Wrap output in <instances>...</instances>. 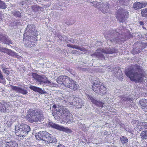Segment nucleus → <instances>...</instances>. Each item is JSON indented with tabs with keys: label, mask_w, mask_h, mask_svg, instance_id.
Returning a JSON list of instances; mask_svg holds the SVG:
<instances>
[{
	"label": "nucleus",
	"mask_w": 147,
	"mask_h": 147,
	"mask_svg": "<svg viewBox=\"0 0 147 147\" xmlns=\"http://www.w3.org/2000/svg\"><path fill=\"white\" fill-rule=\"evenodd\" d=\"M125 73L131 80L137 82L142 81L144 78L147 76L143 67L137 64L129 67Z\"/></svg>",
	"instance_id": "obj_1"
},
{
	"label": "nucleus",
	"mask_w": 147,
	"mask_h": 147,
	"mask_svg": "<svg viewBox=\"0 0 147 147\" xmlns=\"http://www.w3.org/2000/svg\"><path fill=\"white\" fill-rule=\"evenodd\" d=\"M128 35L120 29L112 30L105 36L107 43L109 42L115 44L121 43L127 39Z\"/></svg>",
	"instance_id": "obj_2"
},
{
	"label": "nucleus",
	"mask_w": 147,
	"mask_h": 147,
	"mask_svg": "<svg viewBox=\"0 0 147 147\" xmlns=\"http://www.w3.org/2000/svg\"><path fill=\"white\" fill-rule=\"evenodd\" d=\"M37 35V31L35 29L34 26L32 24L28 25L24 34L23 42L25 45L28 47L33 46L34 44H32L31 37L33 36L32 37H34V38L36 39Z\"/></svg>",
	"instance_id": "obj_3"
},
{
	"label": "nucleus",
	"mask_w": 147,
	"mask_h": 147,
	"mask_svg": "<svg viewBox=\"0 0 147 147\" xmlns=\"http://www.w3.org/2000/svg\"><path fill=\"white\" fill-rule=\"evenodd\" d=\"M58 110L56 109L55 111L53 113V115L55 119H59L61 118L62 115L65 116L66 123L70 122L72 119V114L65 107L61 106L58 108Z\"/></svg>",
	"instance_id": "obj_4"
},
{
	"label": "nucleus",
	"mask_w": 147,
	"mask_h": 147,
	"mask_svg": "<svg viewBox=\"0 0 147 147\" xmlns=\"http://www.w3.org/2000/svg\"><path fill=\"white\" fill-rule=\"evenodd\" d=\"M56 81L58 83L63 84L73 90H75L78 88V85L76 84V82L67 76H60L57 78Z\"/></svg>",
	"instance_id": "obj_5"
},
{
	"label": "nucleus",
	"mask_w": 147,
	"mask_h": 147,
	"mask_svg": "<svg viewBox=\"0 0 147 147\" xmlns=\"http://www.w3.org/2000/svg\"><path fill=\"white\" fill-rule=\"evenodd\" d=\"M28 116V120L31 123L33 122L41 121L44 119L43 112L40 109L34 110H30Z\"/></svg>",
	"instance_id": "obj_6"
},
{
	"label": "nucleus",
	"mask_w": 147,
	"mask_h": 147,
	"mask_svg": "<svg viewBox=\"0 0 147 147\" xmlns=\"http://www.w3.org/2000/svg\"><path fill=\"white\" fill-rule=\"evenodd\" d=\"M15 133L16 135L20 137L26 136L30 130V127L25 124H22L15 126Z\"/></svg>",
	"instance_id": "obj_7"
},
{
	"label": "nucleus",
	"mask_w": 147,
	"mask_h": 147,
	"mask_svg": "<svg viewBox=\"0 0 147 147\" xmlns=\"http://www.w3.org/2000/svg\"><path fill=\"white\" fill-rule=\"evenodd\" d=\"M118 51L113 48H106L104 49H100L97 50L94 55L97 58L102 59L105 57H107V55L105 54H112L117 53Z\"/></svg>",
	"instance_id": "obj_8"
},
{
	"label": "nucleus",
	"mask_w": 147,
	"mask_h": 147,
	"mask_svg": "<svg viewBox=\"0 0 147 147\" xmlns=\"http://www.w3.org/2000/svg\"><path fill=\"white\" fill-rule=\"evenodd\" d=\"M100 81L96 80L94 83L92 87V89L95 92L100 95L105 94L107 92V88L103 85Z\"/></svg>",
	"instance_id": "obj_9"
},
{
	"label": "nucleus",
	"mask_w": 147,
	"mask_h": 147,
	"mask_svg": "<svg viewBox=\"0 0 147 147\" xmlns=\"http://www.w3.org/2000/svg\"><path fill=\"white\" fill-rule=\"evenodd\" d=\"M32 75L33 77L38 83V84L42 85L43 86H51L52 85L51 82L48 80V78L44 76H41L35 73H32Z\"/></svg>",
	"instance_id": "obj_10"
},
{
	"label": "nucleus",
	"mask_w": 147,
	"mask_h": 147,
	"mask_svg": "<svg viewBox=\"0 0 147 147\" xmlns=\"http://www.w3.org/2000/svg\"><path fill=\"white\" fill-rule=\"evenodd\" d=\"M129 15L128 11L120 8L117 11L116 17L120 22L123 23L128 18Z\"/></svg>",
	"instance_id": "obj_11"
},
{
	"label": "nucleus",
	"mask_w": 147,
	"mask_h": 147,
	"mask_svg": "<svg viewBox=\"0 0 147 147\" xmlns=\"http://www.w3.org/2000/svg\"><path fill=\"white\" fill-rule=\"evenodd\" d=\"M49 126H50L54 128L59 130L66 132H70L71 130L69 129L67 127H64L62 126L55 124L52 122H49Z\"/></svg>",
	"instance_id": "obj_12"
},
{
	"label": "nucleus",
	"mask_w": 147,
	"mask_h": 147,
	"mask_svg": "<svg viewBox=\"0 0 147 147\" xmlns=\"http://www.w3.org/2000/svg\"><path fill=\"white\" fill-rule=\"evenodd\" d=\"M0 146L2 147H18V144L15 141L11 140L9 142L3 141L0 143Z\"/></svg>",
	"instance_id": "obj_13"
},
{
	"label": "nucleus",
	"mask_w": 147,
	"mask_h": 147,
	"mask_svg": "<svg viewBox=\"0 0 147 147\" xmlns=\"http://www.w3.org/2000/svg\"><path fill=\"white\" fill-rule=\"evenodd\" d=\"M71 105L75 106L78 108H80L83 106V103L82 100L79 97L74 98L73 101L70 103Z\"/></svg>",
	"instance_id": "obj_14"
},
{
	"label": "nucleus",
	"mask_w": 147,
	"mask_h": 147,
	"mask_svg": "<svg viewBox=\"0 0 147 147\" xmlns=\"http://www.w3.org/2000/svg\"><path fill=\"white\" fill-rule=\"evenodd\" d=\"M86 95L88 100H90L93 104L99 107H103V104L102 103L97 101L96 98L92 96L87 94H86Z\"/></svg>",
	"instance_id": "obj_15"
},
{
	"label": "nucleus",
	"mask_w": 147,
	"mask_h": 147,
	"mask_svg": "<svg viewBox=\"0 0 147 147\" xmlns=\"http://www.w3.org/2000/svg\"><path fill=\"white\" fill-rule=\"evenodd\" d=\"M3 30H0V41L4 42L5 44L9 45L10 44H12V42L9 38L7 37L3 33Z\"/></svg>",
	"instance_id": "obj_16"
},
{
	"label": "nucleus",
	"mask_w": 147,
	"mask_h": 147,
	"mask_svg": "<svg viewBox=\"0 0 147 147\" xmlns=\"http://www.w3.org/2000/svg\"><path fill=\"white\" fill-rule=\"evenodd\" d=\"M99 9L103 13H109V9L110 8V5L109 3L107 2L104 3L101 2Z\"/></svg>",
	"instance_id": "obj_17"
},
{
	"label": "nucleus",
	"mask_w": 147,
	"mask_h": 147,
	"mask_svg": "<svg viewBox=\"0 0 147 147\" xmlns=\"http://www.w3.org/2000/svg\"><path fill=\"white\" fill-rule=\"evenodd\" d=\"M10 104L9 103L0 102V111L3 112H8Z\"/></svg>",
	"instance_id": "obj_18"
},
{
	"label": "nucleus",
	"mask_w": 147,
	"mask_h": 147,
	"mask_svg": "<svg viewBox=\"0 0 147 147\" xmlns=\"http://www.w3.org/2000/svg\"><path fill=\"white\" fill-rule=\"evenodd\" d=\"M12 89L17 92L19 93H21L24 95H26L27 94L28 91L26 90L21 88L19 86H13L12 85H10Z\"/></svg>",
	"instance_id": "obj_19"
},
{
	"label": "nucleus",
	"mask_w": 147,
	"mask_h": 147,
	"mask_svg": "<svg viewBox=\"0 0 147 147\" xmlns=\"http://www.w3.org/2000/svg\"><path fill=\"white\" fill-rule=\"evenodd\" d=\"M46 138L48 139L47 141H44L45 142H47L49 143H56L57 142V140L55 138H53L51 135L49 133L46 132Z\"/></svg>",
	"instance_id": "obj_20"
},
{
	"label": "nucleus",
	"mask_w": 147,
	"mask_h": 147,
	"mask_svg": "<svg viewBox=\"0 0 147 147\" xmlns=\"http://www.w3.org/2000/svg\"><path fill=\"white\" fill-rule=\"evenodd\" d=\"M147 5L146 3H140L139 2L135 3L133 5V7L135 10L142 8L145 7Z\"/></svg>",
	"instance_id": "obj_21"
},
{
	"label": "nucleus",
	"mask_w": 147,
	"mask_h": 147,
	"mask_svg": "<svg viewBox=\"0 0 147 147\" xmlns=\"http://www.w3.org/2000/svg\"><path fill=\"white\" fill-rule=\"evenodd\" d=\"M29 88H30L36 92H37L41 94H46L47 92L44 91L42 89L39 87H37L33 86H30Z\"/></svg>",
	"instance_id": "obj_22"
},
{
	"label": "nucleus",
	"mask_w": 147,
	"mask_h": 147,
	"mask_svg": "<svg viewBox=\"0 0 147 147\" xmlns=\"http://www.w3.org/2000/svg\"><path fill=\"white\" fill-rule=\"evenodd\" d=\"M46 131H42L39 132L35 136V137L38 140H43V138L44 136L46 135Z\"/></svg>",
	"instance_id": "obj_23"
},
{
	"label": "nucleus",
	"mask_w": 147,
	"mask_h": 147,
	"mask_svg": "<svg viewBox=\"0 0 147 147\" xmlns=\"http://www.w3.org/2000/svg\"><path fill=\"white\" fill-rule=\"evenodd\" d=\"M147 103V100H141L139 102V105L141 107V108L143 109L145 107V105Z\"/></svg>",
	"instance_id": "obj_24"
},
{
	"label": "nucleus",
	"mask_w": 147,
	"mask_h": 147,
	"mask_svg": "<svg viewBox=\"0 0 147 147\" xmlns=\"http://www.w3.org/2000/svg\"><path fill=\"white\" fill-rule=\"evenodd\" d=\"M140 138L142 140L147 139V130L142 132L140 135Z\"/></svg>",
	"instance_id": "obj_25"
},
{
	"label": "nucleus",
	"mask_w": 147,
	"mask_h": 147,
	"mask_svg": "<svg viewBox=\"0 0 147 147\" xmlns=\"http://www.w3.org/2000/svg\"><path fill=\"white\" fill-rule=\"evenodd\" d=\"M133 100L132 98L130 97L129 96H128L127 97H123L121 98V101L123 103V101H127V102H131Z\"/></svg>",
	"instance_id": "obj_26"
},
{
	"label": "nucleus",
	"mask_w": 147,
	"mask_h": 147,
	"mask_svg": "<svg viewBox=\"0 0 147 147\" xmlns=\"http://www.w3.org/2000/svg\"><path fill=\"white\" fill-rule=\"evenodd\" d=\"M90 3H91V5H92L95 7L99 8V9L100 8V5L101 4V2H98L97 1H92V2H90Z\"/></svg>",
	"instance_id": "obj_27"
},
{
	"label": "nucleus",
	"mask_w": 147,
	"mask_h": 147,
	"mask_svg": "<svg viewBox=\"0 0 147 147\" xmlns=\"http://www.w3.org/2000/svg\"><path fill=\"white\" fill-rule=\"evenodd\" d=\"M121 141L123 144L126 143L128 141V139L126 137L124 136H122L120 138Z\"/></svg>",
	"instance_id": "obj_28"
},
{
	"label": "nucleus",
	"mask_w": 147,
	"mask_h": 147,
	"mask_svg": "<svg viewBox=\"0 0 147 147\" xmlns=\"http://www.w3.org/2000/svg\"><path fill=\"white\" fill-rule=\"evenodd\" d=\"M80 50V51L85 52L87 51V50L82 47H80L78 45H74V48Z\"/></svg>",
	"instance_id": "obj_29"
},
{
	"label": "nucleus",
	"mask_w": 147,
	"mask_h": 147,
	"mask_svg": "<svg viewBox=\"0 0 147 147\" xmlns=\"http://www.w3.org/2000/svg\"><path fill=\"white\" fill-rule=\"evenodd\" d=\"M143 122H140L138 123L136 127L139 130H141L144 128V126H143Z\"/></svg>",
	"instance_id": "obj_30"
},
{
	"label": "nucleus",
	"mask_w": 147,
	"mask_h": 147,
	"mask_svg": "<svg viewBox=\"0 0 147 147\" xmlns=\"http://www.w3.org/2000/svg\"><path fill=\"white\" fill-rule=\"evenodd\" d=\"M141 14L143 17H147V8L142 10Z\"/></svg>",
	"instance_id": "obj_31"
},
{
	"label": "nucleus",
	"mask_w": 147,
	"mask_h": 147,
	"mask_svg": "<svg viewBox=\"0 0 147 147\" xmlns=\"http://www.w3.org/2000/svg\"><path fill=\"white\" fill-rule=\"evenodd\" d=\"M5 82V79L2 74V72L0 70V83H4Z\"/></svg>",
	"instance_id": "obj_32"
},
{
	"label": "nucleus",
	"mask_w": 147,
	"mask_h": 147,
	"mask_svg": "<svg viewBox=\"0 0 147 147\" xmlns=\"http://www.w3.org/2000/svg\"><path fill=\"white\" fill-rule=\"evenodd\" d=\"M16 53L12 51L11 50L8 49L7 53L8 55L10 56H11L14 57Z\"/></svg>",
	"instance_id": "obj_33"
},
{
	"label": "nucleus",
	"mask_w": 147,
	"mask_h": 147,
	"mask_svg": "<svg viewBox=\"0 0 147 147\" xmlns=\"http://www.w3.org/2000/svg\"><path fill=\"white\" fill-rule=\"evenodd\" d=\"M0 8L3 9H5L6 8V6L5 4L3 2L0 0Z\"/></svg>",
	"instance_id": "obj_34"
},
{
	"label": "nucleus",
	"mask_w": 147,
	"mask_h": 147,
	"mask_svg": "<svg viewBox=\"0 0 147 147\" xmlns=\"http://www.w3.org/2000/svg\"><path fill=\"white\" fill-rule=\"evenodd\" d=\"M8 49L6 48L0 47V51L7 53Z\"/></svg>",
	"instance_id": "obj_35"
},
{
	"label": "nucleus",
	"mask_w": 147,
	"mask_h": 147,
	"mask_svg": "<svg viewBox=\"0 0 147 147\" xmlns=\"http://www.w3.org/2000/svg\"><path fill=\"white\" fill-rule=\"evenodd\" d=\"M13 15L17 17H20L21 16V13L19 11H15L13 13Z\"/></svg>",
	"instance_id": "obj_36"
},
{
	"label": "nucleus",
	"mask_w": 147,
	"mask_h": 147,
	"mask_svg": "<svg viewBox=\"0 0 147 147\" xmlns=\"http://www.w3.org/2000/svg\"><path fill=\"white\" fill-rule=\"evenodd\" d=\"M34 8L35 11L37 10L38 11H39L40 10H41L42 9L41 7H39V6L37 5L35 6L34 7H33V9Z\"/></svg>",
	"instance_id": "obj_37"
},
{
	"label": "nucleus",
	"mask_w": 147,
	"mask_h": 147,
	"mask_svg": "<svg viewBox=\"0 0 147 147\" xmlns=\"http://www.w3.org/2000/svg\"><path fill=\"white\" fill-rule=\"evenodd\" d=\"M4 73L5 74H6L7 75H9L10 72L9 71L7 70V68H6L5 69H4L3 71Z\"/></svg>",
	"instance_id": "obj_38"
},
{
	"label": "nucleus",
	"mask_w": 147,
	"mask_h": 147,
	"mask_svg": "<svg viewBox=\"0 0 147 147\" xmlns=\"http://www.w3.org/2000/svg\"><path fill=\"white\" fill-rule=\"evenodd\" d=\"M141 44L142 45V49H144L147 46V42H142Z\"/></svg>",
	"instance_id": "obj_39"
},
{
	"label": "nucleus",
	"mask_w": 147,
	"mask_h": 147,
	"mask_svg": "<svg viewBox=\"0 0 147 147\" xmlns=\"http://www.w3.org/2000/svg\"><path fill=\"white\" fill-rule=\"evenodd\" d=\"M1 68L2 69L3 71L7 68L6 66L4 64H2L1 65Z\"/></svg>",
	"instance_id": "obj_40"
},
{
	"label": "nucleus",
	"mask_w": 147,
	"mask_h": 147,
	"mask_svg": "<svg viewBox=\"0 0 147 147\" xmlns=\"http://www.w3.org/2000/svg\"><path fill=\"white\" fill-rule=\"evenodd\" d=\"M143 126H144V128L145 129H147V122H143Z\"/></svg>",
	"instance_id": "obj_41"
},
{
	"label": "nucleus",
	"mask_w": 147,
	"mask_h": 147,
	"mask_svg": "<svg viewBox=\"0 0 147 147\" xmlns=\"http://www.w3.org/2000/svg\"><path fill=\"white\" fill-rule=\"evenodd\" d=\"M27 1L26 0L25 1H22L21 3H20V5H24V4H26L27 5Z\"/></svg>",
	"instance_id": "obj_42"
},
{
	"label": "nucleus",
	"mask_w": 147,
	"mask_h": 147,
	"mask_svg": "<svg viewBox=\"0 0 147 147\" xmlns=\"http://www.w3.org/2000/svg\"><path fill=\"white\" fill-rule=\"evenodd\" d=\"M15 58H16L18 59H20L21 58V57L20 56V55H18V54L16 53V54L15 55L14 57Z\"/></svg>",
	"instance_id": "obj_43"
},
{
	"label": "nucleus",
	"mask_w": 147,
	"mask_h": 147,
	"mask_svg": "<svg viewBox=\"0 0 147 147\" xmlns=\"http://www.w3.org/2000/svg\"><path fill=\"white\" fill-rule=\"evenodd\" d=\"M139 122V121L137 120H134L132 121V123L133 124H136V123H138Z\"/></svg>",
	"instance_id": "obj_44"
},
{
	"label": "nucleus",
	"mask_w": 147,
	"mask_h": 147,
	"mask_svg": "<svg viewBox=\"0 0 147 147\" xmlns=\"http://www.w3.org/2000/svg\"><path fill=\"white\" fill-rule=\"evenodd\" d=\"M143 110L145 112H147V103L145 105V107L143 109Z\"/></svg>",
	"instance_id": "obj_45"
},
{
	"label": "nucleus",
	"mask_w": 147,
	"mask_h": 147,
	"mask_svg": "<svg viewBox=\"0 0 147 147\" xmlns=\"http://www.w3.org/2000/svg\"><path fill=\"white\" fill-rule=\"evenodd\" d=\"M139 24L141 26H143L144 25V22L143 21H140L139 22Z\"/></svg>",
	"instance_id": "obj_46"
},
{
	"label": "nucleus",
	"mask_w": 147,
	"mask_h": 147,
	"mask_svg": "<svg viewBox=\"0 0 147 147\" xmlns=\"http://www.w3.org/2000/svg\"><path fill=\"white\" fill-rule=\"evenodd\" d=\"M46 135L44 136V137L43 138V141H47L48 140V139L46 138Z\"/></svg>",
	"instance_id": "obj_47"
},
{
	"label": "nucleus",
	"mask_w": 147,
	"mask_h": 147,
	"mask_svg": "<svg viewBox=\"0 0 147 147\" xmlns=\"http://www.w3.org/2000/svg\"><path fill=\"white\" fill-rule=\"evenodd\" d=\"M57 147H65L64 145L60 144Z\"/></svg>",
	"instance_id": "obj_48"
},
{
	"label": "nucleus",
	"mask_w": 147,
	"mask_h": 147,
	"mask_svg": "<svg viewBox=\"0 0 147 147\" xmlns=\"http://www.w3.org/2000/svg\"><path fill=\"white\" fill-rule=\"evenodd\" d=\"M69 71V72L71 74H72L73 73V71L72 69H69L68 70Z\"/></svg>",
	"instance_id": "obj_49"
},
{
	"label": "nucleus",
	"mask_w": 147,
	"mask_h": 147,
	"mask_svg": "<svg viewBox=\"0 0 147 147\" xmlns=\"http://www.w3.org/2000/svg\"><path fill=\"white\" fill-rule=\"evenodd\" d=\"M78 52V51H77L76 50H74V51H72V52L73 54L76 53Z\"/></svg>",
	"instance_id": "obj_50"
},
{
	"label": "nucleus",
	"mask_w": 147,
	"mask_h": 147,
	"mask_svg": "<svg viewBox=\"0 0 147 147\" xmlns=\"http://www.w3.org/2000/svg\"><path fill=\"white\" fill-rule=\"evenodd\" d=\"M3 16L2 14V12L0 11V19H1V18Z\"/></svg>",
	"instance_id": "obj_51"
},
{
	"label": "nucleus",
	"mask_w": 147,
	"mask_h": 147,
	"mask_svg": "<svg viewBox=\"0 0 147 147\" xmlns=\"http://www.w3.org/2000/svg\"><path fill=\"white\" fill-rule=\"evenodd\" d=\"M54 109H56L57 108V106L55 105H53L52 107Z\"/></svg>",
	"instance_id": "obj_52"
},
{
	"label": "nucleus",
	"mask_w": 147,
	"mask_h": 147,
	"mask_svg": "<svg viewBox=\"0 0 147 147\" xmlns=\"http://www.w3.org/2000/svg\"><path fill=\"white\" fill-rule=\"evenodd\" d=\"M71 45H70V44H68L67 45V47H70V48H71Z\"/></svg>",
	"instance_id": "obj_53"
},
{
	"label": "nucleus",
	"mask_w": 147,
	"mask_h": 147,
	"mask_svg": "<svg viewBox=\"0 0 147 147\" xmlns=\"http://www.w3.org/2000/svg\"><path fill=\"white\" fill-rule=\"evenodd\" d=\"M71 48H74V45H71Z\"/></svg>",
	"instance_id": "obj_54"
},
{
	"label": "nucleus",
	"mask_w": 147,
	"mask_h": 147,
	"mask_svg": "<svg viewBox=\"0 0 147 147\" xmlns=\"http://www.w3.org/2000/svg\"><path fill=\"white\" fill-rule=\"evenodd\" d=\"M144 29H145L146 28L144 26H143L142 27Z\"/></svg>",
	"instance_id": "obj_55"
},
{
	"label": "nucleus",
	"mask_w": 147,
	"mask_h": 147,
	"mask_svg": "<svg viewBox=\"0 0 147 147\" xmlns=\"http://www.w3.org/2000/svg\"><path fill=\"white\" fill-rule=\"evenodd\" d=\"M45 1H48V0H44Z\"/></svg>",
	"instance_id": "obj_56"
}]
</instances>
